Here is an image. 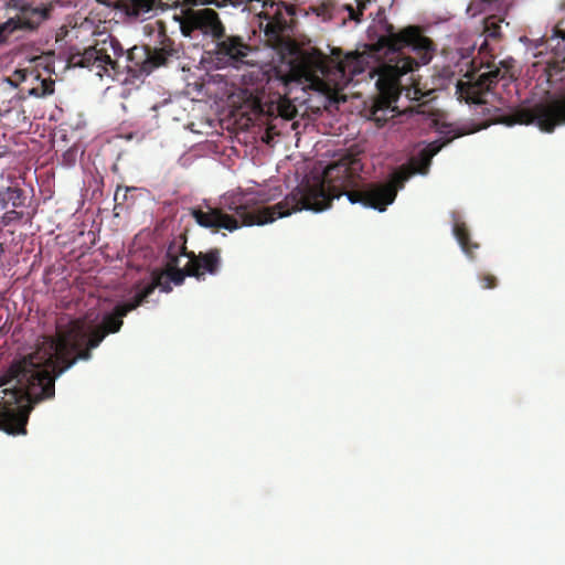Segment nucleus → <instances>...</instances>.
<instances>
[{
    "mask_svg": "<svg viewBox=\"0 0 565 565\" xmlns=\"http://www.w3.org/2000/svg\"><path fill=\"white\" fill-rule=\"evenodd\" d=\"M377 23L381 33L375 42L365 44L362 52L342 55L340 49H333L331 56H327L312 50L296 56L285 71L275 67L269 83L278 82L282 86L277 105L279 116L290 120L297 115L296 106L288 98L292 85L331 96L343 89L354 76L369 70L371 78L377 76L375 84L380 97L374 102L372 116L380 121L379 111L390 109L398 99L402 78L428 64L436 52V44L418 25H408L396 32L382 10L377 12Z\"/></svg>",
    "mask_w": 565,
    "mask_h": 565,
    "instance_id": "1",
    "label": "nucleus"
},
{
    "mask_svg": "<svg viewBox=\"0 0 565 565\" xmlns=\"http://www.w3.org/2000/svg\"><path fill=\"white\" fill-rule=\"evenodd\" d=\"M462 135L457 132L443 142L436 140L428 143L411 159L408 167L403 166L395 170L385 183H369L361 186L363 164L356 156L348 153L328 164L321 178H316L312 182H302L274 205L259 204L267 201L260 194L258 199L239 198L226 209L204 203L203 227L214 232L222 228L234 232L242 226L271 223L302 210L322 212L331 206L334 199L342 195L352 204L359 203L384 212L395 201L398 190L404 188L411 177L416 173L426 174L434 156L454 138Z\"/></svg>",
    "mask_w": 565,
    "mask_h": 565,
    "instance_id": "2",
    "label": "nucleus"
},
{
    "mask_svg": "<svg viewBox=\"0 0 565 565\" xmlns=\"http://www.w3.org/2000/svg\"><path fill=\"white\" fill-rule=\"evenodd\" d=\"M156 285H146L129 301L117 305L106 313L102 323L88 329L82 319L58 326L54 337H44L35 350L14 360L0 374V429L9 435H25L33 404L55 395V380L76 364L92 359V350L99 347L109 333L118 332L122 318L141 306L154 291Z\"/></svg>",
    "mask_w": 565,
    "mask_h": 565,
    "instance_id": "3",
    "label": "nucleus"
},
{
    "mask_svg": "<svg viewBox=\"0 0 565 565\" xmlns=\"http://www.w3.org/2000/svg\"><path fill=\"white\" fill-rule=\"evenodd\" d=\"M498 121L507 126L536 125L544 132H553L565 125V93L532 106H519Z\"/></svg>",
    "mask_w": 565,
    "mask_h": 565,
    "instance_id": "4",
    "label": "nucleus"
},
{
    "mask_svg": "<svg viewBox=\"0 0 565 565\" xmlns=\"http://www.w3.org/2000/svg\"><path fill=\"white\" fill-rule=\"evenodd\" d=\"M124 52L120 42L108 35L103 40L95 41L93 45L83 51L71 52L67 62L75 67L96 70V74L100 77L104 74L111 76V71L114 74L119 72V58L124 56Z\"/></svg>",
    "mask_w": 565,
    "mask_h": 565,
    "instance_id": "5",
    "label": "nucleus"
},
{
    "mask_svg": "<svg viewBox=\"0 0 565 565\" xmlns=\"http://www.w3.org/2000/svg\"><path fill=\"white\" fill-rule=\"evenodd\" d=\"M159 46L135 45L127 51L126 68L132 77L147 76L156 68L164 66L168 60L177 54L174 42L162 28L159 31Z\"/></svg>",
    "mask_w": 565,
    "mask_h": 565,
    "instance_id": "6",
    "label": "nucleus"
},
{
    "mask_svg": "<svg viewBox=\"0 0 565 565\" xmlns=\"http://www.w3.org/2000/svg\"><path fill=\"white\" fill-rule=\"evenodd\" d=\"M38 81L39 86L26 89L29 96L45 97L54 93V82L41 78L35 70H15L9 77L0 78V114L10 111L22 98L18 87L25 82Z\"/></svg>",
    "mask_w": 565,
    "mask_h": 565,
    "instance_id": "7",
    "label": "nucleus"
},
{
    "mask_svg": "<svg viewBox=\"0 0 565 565\" xmlns=\"http://www.w3.org/2000/svg\"><path fill=\"white\" fill-rule=\"evenodd\" d=\"M488 71L481 73L477 78H470L467 82L459 81L457 84V94L467 103L483 105L486 95L499 81L512 79L511 64L509 61L500 62V66L488 65Z\"/></svg>",
    "mask_w": 565,
    "mask_h": 565,
    "instance_id": "8",
    "label": "nucleus"
},
{
    "mask_svg": "<svg viewBox=\"0 0 565 565\" xmlns=\"http://www.w3.org/2000/svg\"><path fill=\"white\" fill-rule=\"evenodd\" d=\"M34 3L23 2L21 7L14 6L18 9L17 14L0 23V45L7 43L15 31H33L50 18L53 9L52 2H49L47 6L43 2L33 6Z\"/></svg>",
    "mask_w": 565,
    "mask_h": 565,
    "instance_id": "9",
    "label": "nucleus"
},
{
    "mask_svg": "<svg viewBox=\"0 0 565 565\" xmlns=\"http://www.w3.org/2000/svg\"><path fill=\"white\" fill-rule=\"evenodd\" d=\"M175 20L180 23L181 32L184 36H192L194 31H200L204 35L220 40L224 36V26L220 21L217 13L209 8L195 10L186 8L181 11Z\"/></svg>",
    "mask_w": 565,
    "mask_h": 565,
    "instance_id": "10",
    "label": "nucleus"
},
{
    "mask_svg": "<svg viewBox=\"0 0 565 565\" xmlns=\"http://www.w3.org/2000/svg\"><path fill=\"white\" fill-rule=\"evenodd\" d=\"M185 253V242L179 244L175 241L171 242L166 253V267L160 273H154L152 281L149 285H156V288H161L162 291H171L170 282L177 286L183 284L185 277H192L188 263L183 268L179 267V258Z\"/></svg>",
    "mask_w": 565,
    "mask_h": 565,
    "instance_id": "11",
    "label": "nucleus"
},
{
    "mask_svg": "<svg viewBox=\"0 0 565 565\" xmlns=\"http://www.w3.org/2000/svg\"><path fill=\"white\" fill-rule=\"evenodd\" d=\"M183 256L188 258L190 274L198 280H204L206 275H217L221 269L222 257L220 248H211L205 253L200 252L199 254L185 249Z\"/></svg>",
    "mask_w": 565,
    "mask_h": 565,
    "instance_id": "12",
    "label": "nucleus"
},
{
    "mask_svg": "<svg viewBox=\"0 0 565 565\" xmlns=\"http://www.w3.org/2000/svg\"><path fill=\"white\" fill-rule=\"evenodd\" d=\"M263 8L264 9H274L275 8V14L274 17H269L268 12L265 13V17L267 19V22L264 26V31L266 36L269 41L274 42H281V33L287 26V22L285 19L280 15V9L285 8L288 12L292 13L291 9L287 6L288 2H267L264 1Z\"/></svg>",
    "mask_w": 565,
    "mask_h": 565,
    "instance_id": "13",
    "label": "nucleus"
},
{
    "mask_svg": "<svg viewBox=\"0 0 565 565\" xmlns=\"http://www.w3.org/2000/svg\"><path fill=\"white\" fill-rule=\"evenodd\" d=\"M110 7L121 9L126 14L135 20H147L152 17V12L163 2H103Z\"/></svg>",
    "mask_w": 565,
    "mask_h": 565,
    "instance_id": "14",
    "label": "nucleus"
},
{
    "mask_svg": "<svg viewBox=\"0 0 565 565\" xmlns=\"http://www.w3.org/2000/svg\"><path fill=\"white\" fill-rule=\"evenodd\" d=\"M218 51L235 62H243L247 56L248 46L238 38H230L218 44Z\"/></svg>",
    "mask_w": 565,
    "mask_h": 565,
    "instance_id": "15",
    "label": "nucleus"
},
{
    "mask_svg": "<svg viewBox=\"0 0 565 565\" xmlns=\"http://www.w3.org/2000/svg\"><path fill=\"white\" fill-rule=\"evenodd\" d=\"M454 235L456 236L458 243L460 244L462 250L470 257H472V252L475 248H478L479 245L475 244L470 241L469 231L463 222L456 221L452 228Z\"/></svg>",
    "mask_w": 565,
    "mask_h": 565,
    "instance_id": "16",
    "label": "nucleus"
},
{
    "mask_svg": "<svg viewBox=\"0 0 565 565\" xmlns=\"http://www.w3.org/2000/svg\"><path fill=\"white\" fill-rule=\"evenodd\" d=\"M1 201L3 202L4 206H8L9 204L12 205V207H21L24 205L25 195L24 191L14 185V186H8L4 191L0 193Z\"/></svg>",
    "mask_w": 565,
    "mask_h": 565,
    "instance_id": "17",
    "label": "nucleus"
},
{
    "mask_svg": "<svg viewBox=\"0 0 565 565\" xmlns=\"http://www.w3.org/2000/svg\"><path fill=\"white\" fill-rule=\"evenodd\" d=\"M504 20L497 15H490L484 19V33L488 38L498 39L501 35V22Z\"/></svg>",
    "mask_w": 565,
    "mask_h": 565,
    "instance_id": "18",
    "label": "nucleus"
},
{
    "mask_svg": "<svg viewBox=\"0 0 565 565\" xmlns=\"http://www.w3.org/2000/svg\"><path fill=\"white\" fill-rule=\"evenodd\" d=\"M547 81L550 83L561 82L565 78V73L563 72V67L557 65L555 60L551 61L546 67Z\"/></svg>",
    "mask_w": 565,
    "mask_h": 565,
    "instance_id": "19",
    "label": "nucleus"
},
{
    "mask_svg": "<svg viewBox=\"0 0 565 565\" xmlns=\"http://www.w3.org/2000/svg\"><path fill=\"white\" fill-rule=\"evenodd\" d=\"M367 3L369 2L358 1L356 2V9H354L352 4L347 3L345 4V9L349 12L350 19L359 22L360 21V15L363 14V11L366 9V4Z\"/></svg>",
    "mask_w": 565,
    "mask_h": 565,
    "instance_id": "20",
    "label": "nucleus"
},
{
    "mask_svg": "<svg viewBox=\"0 0 565 565\" xmlns=\"http://www.w3.org/2000/svg\"><path fill=\"white\" fill-rule=\"evenodd\" d=\"M23 217V212L17 211L14 207L7 211L2 216V223L10 225L11 223L19 222Z\"/></svg>",
    "mask_w": 565,
    "mask_h": 565,
    "instance_id": "21",
    "label": "nucleus"
},
{
    "mask_svg": "<svg viewBox=\"0 0 565 565\" xmlns=\"http://www.w3.org/2000/svg\"><path fill=\"white\" fill-rule=\"evenodd\" d=\"M131 190H135V188H129V186H125L124 188L121 185H118L117 190L115 192V196H114L116 205L124 204V202L127 200L128 192L131 191Z\"/></svg>",
    "mask_w": 565,
    "mask_h": 565,
    "instance_id": "22",
    "label": "nucleus"
},
{
    "mask_svg": "<svg viewBox=\"0 0 565 565\" xmlns=\"http://www.w3.org/2000/svg\"><path fill=\"white\" fill-rule=\"evenodd\" d=\"M480 284L484 289H492L497 287V278L491 274H482L479 276Z\"/></svg>",
    "mask_w": 565,
    "mask_h": 565,
    "instance_id": "23",
    "label": "nucleus"
},
{
    "mask_svg": "<svg viewBox=\"0 0 565 565\" xmlns=\"http://www.w3.org/2000/svg\"><path fill=\"white\" fill-rule=\"evenodd\" d=\"M174 4H179L180 2H173ZM183 4H193V6H205V4H214L217 8L226 7L227 4H232L234 7L241 6L243 2H182Z\"/></svg>",
    "mask_w": 565,
    "mask_h": 565,
    "instance_id": "24",
    "label": "nucleus"
},
{
    "mask_svg": "<svg viewBox=\"0 0 565 565\" xmlns=\"http://www.w3.org/2000/svg\"><path fill=\"white\" fill-rule=\"evenodd\" d=\"M21 85H23V86L20 88V92L24 93V92H26L28 88L39 86V82L38 81L25 82V83H22Z\"/></svg>",
    "mask_w": 565,
    "mask_h": 565,
    "instance_id": "25",
    "label": "nucleus"
},
{
    "mask_svg": "<svg viewBox=\"0 0 565 565\" xmlns=\"http://www.w3.org/2000/svg\"><path fill=\"white\" fill-rule=\"evenodd\" d=\"M557 62V65L563 67V72L565 73V56L562 60H555Z\"/></svg>",
    "mask_w": 565,
    "mask_h": 565,
    "instance_id": "26",
    "label": "nucleus"
},
{
    "mask_svg": "<svg viewBox=\"0 0 565 565\" xmlns=\"http://www.w3.org/2000/svg\"><path fill=\"white\" fill-rule=\"evenodd\" d=\"M6 148L4 147H0V159L6 154Z\"/></svg>",
    "mask_w": 565,
    "mask_h": 565,
    "instance_id": "27",
    "label": "nucleus"
}]
</instances>
